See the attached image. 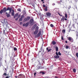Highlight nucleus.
Returning <instances> with one entry per match:
<instances>
[{
  "label": "nucleus",
  "mask_w": 78,
  "mask_h": 78,
  "mask_svg": "<svg viewBox=\"0 0 78 78\" xmlns=\"http://www.w3.org/2000/svg\"><path fill=\"white\" fill-rule=\"evenodd\" d=\"M36 73H36V72H35V73H34V76H36Z\"/></svg>",
  "instance_id": "nucleus-41"
},
{
  "label": "nucleus",
  "mask_w": 78,
  "mask_h": 78,
  "mask_svg": "<svg viewBox=\"0 0 78 78\" xmlns=\"http://www.w3.org/2000/svg\"><path fill=\"white\" fill-rule=\"evenodd\" d=\"M65 32H66V30L65 29H64L62 30V33L63 34L65 33Z\"/></svg>",
  "instance_id": "nucleus-23"
},
{
  "label": "nucleus",
  "mask_w": 78,
  "mask_h": 78,
  "mask_svg": "<svg viewBox=\"0 0 78 78\" xmlns=\"http://www.w3.org/2000/svg\"><path fill=\"white\" fill-rule=\"evenodd\" d=\"M5 70H6V68L5 69Z\"/></svg>",
  "instance_id": "nucleus-61"
},
{
  "label": "nucleus",
  "mask_w": 78,
  "mask_h": 78,
  "mask_svg": "<svg viewBox=\"0 0 78 78\" xmlns=\"http://www.w3.org/2000/svg\"><path fill=\"white\" fill-rule=\"evenodd\" d=\"M64 19H65V16H63L61 18V21L62 22H64Z\"/></svg>",
  "instance_id": "nucleus-11"
},
{
  "label": "nucleus",
  "mask_w": 78,
  "mask_h": 78,
  "mask_svg": "<svg viewBox=\"0 0 78 78\" xmlns=\"http://www.w3.org/2000/svg\"><path fill=\"white\" fill-rule=\"evenodd\" d=\"M50 27H52V28H53V27H54V25H53V24H51Z\"/></svg>",
  "instance_id": "nucleus-27"
},
{
  "label": "nucleus",
  "mask_w": 78,
  "mask_h": 78,
  "mask_svg": "<svg viewBox=\"0 0 78 78\" xmlns=\"http://www.w3.org/2000/svg\"><path fill=\"white\" fill-rule=\"evenodd\" d=\"M70 30H69V32L70 33Z\"/></svg>",
  "instance_id": "nucleus-53"
},
{
  "label": "nucleus",
  "mask_w": 78,
  "mask_h": 78,
  "mask_svg": "<svg viewBox=\"0 0 78 78\" xmlns=\"http://www.w3.org/2000/svg\"><path fill=\"white\" fill-rule=\"evenodd\" d=\"M56 51H58V47L56 46L55 47Z\"/></svg>",
  "instance_id": "nucleus-20"
},
{
  "label": "nucleus",
  "mask_w": 78,
  "mask_h": 78,
  "mask_svg": "<svg viewBox=\"0 0 78 78\" xmlns=\"http://www.w3.org/2000/svg\"><path fill=\"white\" fill-rule=\"evenodd\" d=\"M48 9V7H47V6H46L45 8L44 9L45 11H47Z\"/></svg>",
  "instance_id": "nucleus-18"
},
{
  "label": "nucleus",
  "mask_w": 78,
  "mask_h": 78,
  "mask_svg": "<svg viewBox=\"0 0 78 78\" xmlns=\"http://www.w3.org/2000/svg\"><path fill=\"white\" fill-rule=\"evenodd\" d=\"M20 25H22V24H23V23H22V22H21L20 23Z\"/></svg>",
  "instance_id": "nucleus-43"
},
{
  "label": "nucleus",
  "mask_w": 78,
  "mask_h": 78,
  "mask_svg": "<svg viewBox=\"0 0 78 78\" xmlns=\"http://www.w3.org/2000/svg\"><path fill=\"white\" fill-rule=\"evenodd\" d=\"M23 19L22 18H20L19 19V21L20 22V21H22Z\"/></svg>",
  "instance_id": "nucleus-29"
},
{
  "label": "nucleus",
  "mask_w": 78,
  "mask_h": 78,
  "mask_svg": "<svg viewBox=\"0 0 78 78\" xmlns=\"http://www.w3.org/2000/svg\"><path fill=\"white\" fill-rule=\"evenodd\" d=\"M29 23L30 24H32V23H34V20H33V19H30L29 21Z\"/></svg>",
  "instance_id": "nucleus-7"
},
{
  "label": "nucleus",
  "mask_w": 78,
  "mask_h": 78,
  "mask_svg": "<svg viewBox=\"0 0 78 78\" xmlns=\"http://www.w3.org/2000/svg\"><path fill=\"white\" fill-rule=\"evenodd\" d=\"M27 56H29V54H27Z\"/></svg>",
  "instance_id": "nucleus-58"
},
{
  "label": "nucleus",
  "mask_w": 78,
  "mask_h": 78,
  "mask_svg": "<svg viewBox=\"0 0 78 78\" xmlns=\"http://www.w3.org/2000/svg\"><path fill=\"white\" fill-rule=\"evenodd\" d=\"M39 27L38 26H37L36 28H35V30H37V31H39Z\"/></svg>",
  "instance_id": "nucleus-19"
},
{
  "label": "nucleus",
  "mask_w": 78,
  "mask_h": 78,
  "mask_svg": "<svg viewBox=\"0 0 78 78\" xmlns=\"http://www.w3.org/2000/svg\"><path fill=\"white\" fill-rule=\"evenodd\" d=\"M41 30H39L38 34L35 36V38H38V37H39L41 36Z\"/></svg>",
  "instance_id": "nucleus-1"
},
{
  "label": "nucleus",
  "mask_w": 78,
  "mask_h": 78,
  "mask_svg": "<svg viewBox=\"0 0 78 78\" xmlns=\"http://www.w3.org/2000/svg\"><path fill=\"white\" fill-rule=\"evenodd\" d=\"M38 32H39V30H35L34 33V34H37L38 33Z\"/></svg>",
  "instance_id": "nucleus-10"
},
{
  "label": "nucleus",
  "mask_w": 78,
  "mask_h": 78,
  "mask_svg": "<svg viewBox=\"0 0 78 78\" xmlns=\"http://www.w3.org/2000/svg\"><path fill=\"white\" fill-rule=\"evenodd\" d=\"M61 39H62V40L63 41H64V38H63V36H62Z\"/></svg>",
  "instance_id": "nucleus-39"
},
{
  "label": "nucleus",
  "mask_w": 78,
  "mask_h": 78,
  "mask_svg": "<svg viewBox=\"0 0 78 78\" xmlns=\"http://www.w3.org/2000/svg\"><path fill=\"white\" fill-rule=\"evenodd\" d=\"M76 37H77V38L78 37V34H76Z\"/></svg>",
  "instance_id": "nucleus-49"
},
{
  "label": "nucleus",
  "mask_w": 78,
  "mask_h": 78,
  "mask_svg": "<svg viewBox=\"0 0 78 78\" xmlns=\"http://www.w3.org/2000/svg\"><path fill=\"white\" fill-rule=\"evenodd\" d=\"M52 5H53V6H54V5H55V3H53Z\"/></svg>",
  "instance_id": "nucleus-48"
},
{
  "label": "nucleus",
  "mask_w": 78,
  "mask_h": 78,
  "mask_svg": "<svg viewBox=\"0 0 78 78\" xmlns=\"http://www.w3.org/2000/svg\"><path fill=\"white\" fill-rule=\"evenodd\" d=\"M44 0H41V2H44Z\"/></svg>",
  "instance_id": "nucleus-55"
},
{
  "label": "nucleus",
  "mask_w": 78,
  "mask_h": 78,
  "mask_svg": "<svg viewBox=\"0 0 78 78\" xmlns=\"http://www.w3.org/2000/svg\"><path fill=\"white\" fill-rule=\"evenodd\" d=\"M42 47L41 48V50H42Z\"/></svg>",
  "instance_id": "nucleus-54"
},
{
  "label": "nucleus",
  "mask_w": 78,
  "mask_h": 78,
  "mask_svg": "<svg viewBox=\"0 0 78 78\" xmlns=\"http://www.w3.org/2000/svg\"><path fill=\"white\" fill-rule=\"evenodd\" d=\"M3 12V10H1L0 11V14H2Z\"/></svg>",
  "instance_id": "nucleus-22"
},
{
  "label": "nucleus",
  "mask_w": 78,
  "mask_h": 78,
  "mask_svg": "<svg viewBox=\"0 0 78 78\" xmlns=\"http://www.w3.org/2000/svg\"><path fill=\"white\" fill-rule=\"evenodd\" d=\"M17 50V49L16 48H14V51H16V50Z\"/></svg>",
  "instance_id": "nucleus-34"
},
{
  "label": "nucleus",
  "mask_w": 78,
  "mask_h": 78,
  "mask_svg": "<svg viewBox=\"0 0 78 78\" xmlns=\"http://www.w3.org/2000/svg\"><path fill=\"white\" fill-rule=\"evenodd\" d=\"M64 20H65V21H67V19L66 18H65Z\"/></svg>",
  "instance_id": "nucleus-42"
},
{
  "label": "nucleus",
  "mask_w": 78,
  "mask_h": 78,
  "mask_svg": "<svg viewBox=\"0 0 78 78\" xmlns=\"http://www.w3.org/2000/svg\"><path fill=\"white\" fill-rule=\"evenodd\" d=\"M20 16H21L20 14H19V15H18V18H20Z\"/></svg>",
  "instance_id": "nucleus-38"
},
{
  "label": "nucleus",
  "mask_w": 78,
  "mask_h": 78,
  "mask_svg": "<svg viewBox=\"0 0 78 78\" xmlns=\"http://www.w3.org/2000/svg\"><path fill=\"white\" fill-rule=\"evenodd\" d=\"M45 78H47V77H45Z\"/></svg>",
  "instance_id": "nucleus-64"
},
{
  "label": "nucleus",
  "mask_w": 78,
  "mask_h": 78,
  "mask_svg": "<svg viewBox=\"0 0 78 78\" xmlns=\"http://www.w3.org/2000/svg\"><path fill=\"white\" fill-rule=\"evenodd\" d=\"M5 14H6L7 17H10V14L8 13L7 12H6Z\"/></svg>",
  "instance_id": "nucleus-15"
},
{
  "label": "nucleus",
  "mask_w": 78,
  "mask_h": 78,
  "mask_svg": "<svg viewBox=\"0 0 78 78\" xmlns=\"http://www.w3.org/2000/svg\"><path fill=\"white\" fill-rule=\"evenodd\" d=\"M18 11H19V12H21V9H17Z\"/></svg>",
  "instance_id": "nucleus-30"
},
{
  "label": "nucleus",
  "mask_w": 78,
  "mask_h": 78,
  "mask_svg": "<svg viewBox=\"0 0 78 78\" xmlns=\"http://www.w3.org/2000/svg\"><path fill=\"white\" fill-rule=\"evenodd\" d=\"M30 18L31 17H30V16H28L27 17L25 18H24V20L25 22H27L28 21H29Z\"/></svg>",
  "instance_id": "nucleus-2"
},
{
  "label": "nucleus",
  "mask_w": 78,
  "mask_h": 78,
  "mask_svg": "<svg viewBox=\"0 0 78 78\" xmlns=\"http://www.w3.org/2000/svg\"><path fill=\"white\" fill-rule=\"evenodd\" d=\"M7 24H6V27H8V26H7Z\"/></svg>",
  "instance_id": "nucleus-63"
},
{
  "label": "nucleus",
  "mask_w": 78,
  "mask_h": 78,
  "mask_svg": "<svg viewBox=\"0 0 78 78\" xmlns=\"http://www.w3.org/2000/svg\"><path fill=\"white\" fill-rule=\"evenodd\" d=\"M51 44H52V45H56V42L55 41H53L51 42Z\"/></svg>",
  "instance_id": "nucleus-12"
},
{
  "label": "nucleus",
  "mask_w": 78,
  "mask_h": 78,
  "mask_svg": "<svg viewBox=\"0 0 78 78\" xmlns=\"http://www.w3.org/2000/svg\"><path fill=\"white\" fill-rule=\"evenodd\" d=\"M35 28V27H34V26H33L32 27V29H34Z\"/></svg>",
  "instance_id": "nucleus-47"
},
{
  "label": "nucleus",
  "mask_w": 78,
  "mask_h": 78,
  "mask_svg": "<svg viewBox=\"0 0 78 78\" xmlns=\"http://www.w3.org/2000/svg\"><path fill=\"white\" fill-rule=\"evenodd\" d=\"M2 23H5V20H2Z\"/></svg>",
  "instance_id": "nucleus-37"
},
{
  "label": "nucleus",
  "mask_w": 78,
  "mask_h": 78,
  "mask_svg": "<svg viewBox=\"0 0 78 78\" xmlns=\"http://www.w3.org/2000/svg\"><path fill=\"white\" fill-rule=\"evenodd\" d=\"M65 17L66 18H67V13L65 14Z\"/></svg>",
  "instance_id": "nucleus-24"
},
{
  "label": "nucleus",
  "mask_w": 78,
  "mask_h": 78,
  "mask_svg": "<svg viewBox=\"0 0 78 78\" xmlns=\"http://www.w3.org/2000/svg\"><path fill=\"white\" fill-rule=\"evenodd\" d=\"M43 3H44V2H43Z\"/></svg>",
  "instance_id": "nucleus-62"
},
{
  "label": "nucleus",
  "mask_w": 78,
  "mask_h": 78,
  "mask_svg": "<svg viewBox=\"0 0 78 78\" xmlns=\"http://www.w3.org/2000/svg\"><path fill=\"white\" fill-rule=\"evenodd\" d=\"M12 15L14 16V10H12Z\"/></svg>",
  "instance_id": "nucleus-17"
},
{
  "label": "nucleus",
  "mask_w": 78,
  "mask_h": 78,
  "mask_svg": "<svg viewBox=\"0 0 78 78\" xmlns=\"http://www.w3.org/2000/svg\"><path fill=\"white\" fill-rule=\"evenodd\" d=\"M46 14L47 16L48 17H50V16H51V13L50 12H47L46 13Z\"/></svg>",
  "instance_id": "nucleus-8"
},
{
  "label": "nucleus",
  "mask_w": 78,
  "mask_h": 78,
  "mask_svg": "<svg viewBox=\"0 0 78 78\" xmlns=\"http://www.w3.org/2000/svg\"><path fill=\"white\" fill-rule=\"evenodd\" d=\"M65 42L66 44H67V41H66Z\"/></svg>",
  "instance_id": "nucleus-50"
},
{
  "label": "nucleus",
  "mask_w": 78,
  "mask_h": 78,
  "mask_svg": "<svg viewBox=\"0 0 78 78\" xmlns=\"http://www.w3.org/2000/svg\"><path fill=\"white\" fill-rule=\"evenodd\" d=\"M77 58H78V52H77L76 55Z\"/></svg>",
  "instance_id": "nucleus-36"
},
{
  "label": "nucleus",
  "mask_w": 78,
  "mask_h": 78,
  "mask_svg": "<svg viewBox=\"0 0 78 78\" xmlns=\"http://www.w3.org/2000/svg\"><path fill=\"white\" fill-rule=\"evenodd\" d=\"M46 50L48 52H49V51H50L51 50V49H48V47L46 48Z\"/></svg>",
  "instance_id": "nucleus-13"
},
{
  "label": "nucleus",
  "mask_w": 78,
  "mask_h": 78,
  "mask_svg": "<svg viewBox=\"0 0 78 78\" xmlns=\"http://www.w3.org/2000/svg\"><path fill=\"white\" fill-rule=\"evenodd\" d=\"M21 19H23V18H24V15H22L20 17Z\"/></svg>",
  "instance_id": "nucleus-25"
},
{
  "label": "nucleus",
  "mask_w": 78,
  "mask_h": 78,
  "mask_svg": "<svg viewBox=\"0 0 78 78\" xmlns=\"http://www.w3.org/2000/svg\"><path fill=\"white\" fill-rule=\"evenodd\" d=\"M58 14L59 16H61V14H60L59 13H58Z\"/></svg>",
  "instance_id": "nucleus-52"
},
{
  "label": "nucleus",
  "mask_w": 78,
  "mask_h": 78,
  "mask_svg": "<svg viewBox=\"0 0 78 78\" xmlns=\"http://www.w3.org/2000/svg\"><path fill=\"white\" fill-rule=\"evenodd\" d=\"M29 25V23L27 22L26 24L24 23L23 25V27H27Z\"/></svg>",
  "instance_id": "nucleus-5"
},
{
  "label": "nucleus",
  "mask_w": 78,
  "mask_h": 78,
  "mask_svg": "<svg viewBox=\"0 0 78 78\" xmlns=\"http://www.w3.org/2000/svg\"><path fill=\"white\" fill-rule=\"evenodd\" d=\"M66 49H68V48H69V46L67 45L66 46Z\"/></svg>",
  "instance_id": "nucleus-32"
},
{
  "label": "nucleus",
  "mask_w": 78,
  "mask_h": 78,
  "mask_svg": "<svg viewBox=\"0 0 78 78\" xmlns=\"http://www.w3.org/2000/svg\"><path fill=\"white\" fill-rule=\"evenodd\" d=\"M1 48V47L0 46V51H1V48Z\"/></svg>",
  "instance_id": "nucleus-56"
},
{
  "label": "nucleus",
  "mask_w": 78,
  "mask_h": 78,
  "mask_svg": "<svg viewBox=\"0 0 78 78\" xmlns=\"http://www.w3.org/2000/svg\"><path fill=\"white\" fill-rule=\"evenodd\" d=\"M25 14H26V12L24 11L23 12V15L24 16V15H25Z\"/></svg>",
  "instance_id": "nucleus-31"
},
{
  "label": "nucleus",
  "mask_w": 78,
  "mask_h": 78,
  "mask_svg": "<svg viewBox=\"0 0 78 78\" xmlns=\"http://www.w3.org/2000/svg\"><path fill=\"white\" fill-rule=\"evenodd\" d=\"M18 13H17L16 14H15V15L14 16V18L15 19L16 17H17L18 16Z\"/></svg>",
  "instance_id": "nucleus-16"
},
{
  "label": "nucleus",
  "mask_w": 78,
  "mask_h": 78,
  "mask_svg": "<svg viewBox=\"0 0 78 78\" xmlns=\"http://www.w3.org/2000/svg\"><path fill=\"white\" fill-rule=\"evenodd\" d=\"M18 19H19V18H16L15 19V20H16V21L17 20H18Z\"/></svg>",
  "instance_id": "nucleus-45"
},
{
  "label": "nucleus",
  "mask_w": 78,
  "mask_h": 78,
  "mask_svg": "<svg viewBox=\"0 0 78 78\" xmlns=\"http://www.w3.org/2000/svg\"><path fill=\"white\" fill-rule=\"evenodd\" d=\"M59 55V56H61V53H60L59 51L58 52V55Z\"/></svg>",
  "instance_id": "nucleus-33"
},
{
  "label": "nucleus",
  "mask_w": 78,
  "mask_h": 78,
  "mask_svg": "<svg viewBox=\"0 0 78 78\" xmlns=\"http://www.w3.org/2000/svg\"><path fill=\"white\" fill-rule=\"evenodd\" d=\"M1 40H1V39H0V42H1Z\"/></svg>",
  "instance_id": "nucleus-60"
},
{
  "label": "nucleus",
  "mask_w": 78,
  "mask_h": 78,
  "mask_svg": "<svg viewBox=\"0 0 78 78\" xmlns=\"http://www.w3.org/2000/svg\"><path fill=\"white\" fill-rule=\"evenodd\" d=\"M12 10V9H11L10 10H9V13H11V11Z\"/></svg>",
  "instance_id": "nucleus-44"
},
{
  "label": "nucleus",
  "mask_w": 78,
  "mask_h": 78,
  "mask_svg": "<svg viewBox=\"0 0 78 78\" xmlns=\"http://www.w3.org/2000/svg\"><path fill=\"white\" fill-rule=\"evenodd\" d=\"M73 72H74V73H75V72H76V69H73Z\"/></svg>",
  "instance_id": "nucleus-26"
},
{
  "label": "nucleus",
  "mask_w": 78,
  "mask_h": 78,
  "mask_svg": "<svg viewBox=\"0 0 78 78\" xmlns=\"http://www.w3.org/2000/svg\"><path fill=\"white\" fill-rule=\"evenodd\" d=\"M10 76H12V74H11V76H6L5 78H9V77H10Z\"/></svg>",
  "instance_id": "nucleus-35"
},
{
  "label": "nucleus",
  "mask_w": 78,
  "mask_h": 78,
  "mask_svg": "<svg viewBox=\"0 0 78 78\" xmlns=\"http://www.w3.org/2000/svg\"><path fill=\"white\" fill-rule=\"evenodd\" d=\"M68 39L69 41H70L71 42H73V39L71 37H69Z\"/></svg>",
  "instance_id": "nucleus-6"
},
{
  "label": "nucleus",
  "mask_w": 78,
  "mask_h": 78,
  "mask_svg": "<svg viewBox=\"0 0 78 78\" xmlns=\"http://www.w3.org/2000/svg\"><path fill=\"white\" fill-rule=\"evenodd\" d=\"M37 70H39V69H42V66H41V64L39 63L37 66Z\"/></svg>",
  "instance_id": "nucleus-3"
},
{
  "label": "nucleus",
  "mask_w": 78,
  "mask_h": 78,
  "mask_svg": "<svg viewBox=\"0 0 78 78\" xmlns=\"http://www.w3.org/2000/svg\"><path fill=\"white\" fill-rule=\"evenodd\" d=\"M40 73H42V75H44L45 74V72H41V71L40 72Z\"/></svg>",
  "instance_id": "nucleus-28"
},
{
  "label": "nucleus",
  "mask_w": 78,
  "mask_h": 78,
  "mask_svg": "<svg viewBox=\"0 0 78 78\" xmlns=\"http://www.w3.org/2000/svg\"><path fill=\"white\" fill-rule=\"evenodd\" d=\"M56 55H55L54 56L55 58L56 59H58V58H59V56L58 55V52H56Z\"/></svg>",
  "instance_id": "nucleus-4"
},
{
  "label": "nucleus",
  "mask_w": 78,
  "mask_h": 78,
  "mask_svg": "<svg viewBox=\"0 0 78 78\" xmlns=\"http://www.w3.org/2000/svg\"><path fill=\"white\" fill-rule=\"evenodd\" d=\"M60 16H61V17L62 16V15H60Z\"/></svg>",
  "instance_id": "nucleus-57"
},
{
  "label": "nucleus",
  "mask_w": 78,
  "mask_h": 78,
  "mask_svg": "<svg viewBox=\"0 0 78 78\" xmlns=\"http://www.w3.org/2000/svg\"><path fill=\"white\" fill-rule=\"evenodd\" d=\"M15 77L16 78H17L18 77V76H16Z\"/></svg>",
  "instance_id": "nucleus-51"
},
{
  "label": "nucleus",
  "mask_w": 78,
  "mask_h": 78,
  "mask_svg": "<svg viewBox=\"0 0 78 78\" xmlns=\"http://www.w3.org/2000/svg\"><path fill=\"white\" fill-rule=\"evenodd\" d=\"M3 75H4V76H7L9 75V74H6V73H4L3 74Z\"/></svg>",
  "instance_id": "nucleus-21"
},
{
  "label": "nucleus",
  "mask_w": 78,
  "mask_h": 78,
  "mask_svg": "<svg viewBox=\"0 0 78 78\" xmlns=\"http://www.w3.org/2000/svg\"><path fill=\"white\" fill-rule=\"evenodd\" d=\"M2 10L3 11V12L4 13H5V12H6L7 11V10H6V7H4L3 8V9H2Z\"/></svg>",
  "instance_id": "nucleus-9"
},
{
  "label": "nucleus",
  "mask_w": 78,
  "mask_h": 78,
  "mask_svg": "<svg viewBox=\"0 0 78 78\" xmlns=\"http://www.w3.org/2000/svg\"><path fill=\"white\" fill-rule=\"evenodd\" d=\"M43 7L44 8H45H45H46V6H45V5H43Z\"/></svg>",
  "instance_id": "nucleus-40"
},
{
  "label": "nucleus",
  "mask_w": 78,
  "mask_h": 78,
  "mask_svg": "<svg viewBox=\"0 0 78 78\" xmlns=\"http://www.w3.org/2000/svg\"><path fill=\"white\" fill-rule=\"evenodd\" d=\"M11 9H12V8L11 7L10 8L9 7H7L6 9L7 11H9V10L10 11Z\"/></svg>",
  "instance_id": "nucleus-14"
},
{
  "label": "nucleus",
  "mask_w": 78,
  "mask_h": 78,
  "mask_svg": "<svg viewBox=\"0 0 78 78\" xmlns=\"http://www.w3.org/2000/svg\"><path fill=\"white\" fill-rule=\"evenodd\" d=\"M36 26H37V25H36V24H35V25H34V27H36Z\"/></svg>",
  "instance_id": "nucleus-46"
},
{
  "label": "nucleus",
  "mask_w": 78,
  "mask_h": 78,
  "mask_svg": "<svg viewBox=\"0 0 78 78\" xmlns=\"http://www.w3.org/2000/svg\"><path fill=\"white\" fill-rule=\"evenodd\" d=\"M55 78H58V77H56V76H55Z\"/></svg>",
  "instance_id": "nucleus-59"
}]
</instances>
